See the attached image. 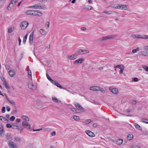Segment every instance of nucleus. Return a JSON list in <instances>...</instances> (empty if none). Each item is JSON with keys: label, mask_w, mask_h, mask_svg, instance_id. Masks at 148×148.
I'll use <instances>...</instances> for the list:
<instances>
[{"label": "nucleus", "mask_w": 148, "mask_h": 148, "mask_svg": "<svg viewBox=\"0 0 148 148\" xmlns=\"http://www.w3.org/2000/svg\"><path fill=\"white\" fill-rule=\"evenodd\" d=\"M1 118H2L3 119V121H8V119L5 117L2 116Z\"/></svg>", "instance_id": "58"}, {"label": "nucleus", "mask_w": 148, "mask_h": 148, "mask_svg": "<svg viewBox=\"0 0 148 148\" xmlns=\"http://www.w3.org/2000/svg\"><path fill=\"white\" fill-rule=\"evenodd\" d=\"M116 9L121 10H127V6L125 5H118V7L116 8Z\"/></svg>", "instance_id": "11"}, {"label": "nucleus", "mask_w": 148, "mask_h": 148, "mask_svg": "<svg viewBox=\"0 0 148 148\" xmlns=\"http://www.w3.org/2000/svg\"><path fill=\"white\" fill-rule=\"evenodd\" d=\"M134 126L138 130H140V131H142V129L140 127V126L137 123H135L134 124Z\"/></svg>", "instance_id": "29"}, {"label": "nucleus", "mask_w": 148, "mask_h": 148, "mask_svg": "<svg viewBox=\"0 0 148 148\" xmlns=\"http://www.w3.org/2000/svg\"><path fill=\"white\" fill-rule=\"evenodd\" d=\"M141 121L142 122L148 124V119H142L141 120Z\"/></svg>", "instance_id": "41"}, {"label": "nucleus", "mask_w": 148, "mask_h": 148, "mask_svg": "<svg viewBox=\"0 0 148 148\" xmlns=\"http://www.w3.org/2000/svg\"><path fill=\"white\" fill-rule=\"evenodd\" d=\"M136 103V101L135 100H133L131 102V103L133 105H135Z\"/></svg>", "instance_id": "62"}, {"label": "nucleus", "mask_w": 148, "mask_h": 148, "mask_svg": "<svg viewBox=\"0 0 148 148\" xmlns=\"http://www.w3.org/2000/svg\"><path fill=\"white\" fill-rule=\"evenodd\" d=\"M82 53H82L83 54H84L85 53H89V51L88 50L84 49H82Z\"/></svg>", "instance_id": "40"}, {"label": "nucleus", "mask_w": 148, "mask_h": 148, "mask_svg": "<svg viewBox=\"0 0 148 148\" xmlns=\"http://www.w3.org/2000/svg\"><path fill=\"white\" fill-rule=\"evenodd\" d=\"M117 36L116 35H108L105 36H102L99 38L98 40L99 41H103L107 40L113 39L117 37Z\"/></svg>", "instance_id": "4"}, {"label": "nucleus", "mask_w": 148, "mask_h": 148, "mask_svg": "<svg viewBox=\"0 0 148 148\" xmlns=\"http://www.w3.org/2000/svg\"><path fill=\"white\" fill-rule=\"evenodd\" d=\"M28 25L29 23L27 21H23L21 22L20 26L22 29H25L27 28Z\"/></svg>", "instance_id": "9"}, {"label": "nucleus", "mask_w": 148, "mask_h": 148, "mask_svg": "<svg viewBox=\"0 0 148 148\" xmlns=\"http://www.w3.org/2000/svg\"><path fill=\"white\" fill-rule=\"evenodd\" d=\"M98 69L101 71H104V67H100L98 68Z\"/></svg>", "instance_id": "50"}, {"label": "nucleus", "mask_w": 148, "mask_h": 148, "mask_svg": "<svg viewBox=\"0 0 148 148\" xmlns=\"http://www.w3.org/2000/svg\"><path fill=\"white\" fill-rule=\"evenodd\" d=\"M37 16H41L42 15V13L40 12L39 10H37Z\"/></svg>", "instance_id": "49"}, {"label": "nucleus", "mask_w": 148, "mask_h": 148, "mask_svg": "<svg viewBox=\"0 0 148 148\" xmlns=\"http://www.w3.org/2000/svg\"><path fill=\"white\" fill-rule=\"evenodd\" d=\"M40 33L42 36H45L47 34L46 31L42 29H40L39 31Z\"/></svg>", "instance_id": "20"}, {"label": "nucleus", "mask_w": 148, "mask_h": 148, "mask_svg": "<svg viewBox=\"0 0 148 148\" xmlns=\"http://www.w3.org/2000/svg\"><path fill=\"white\" fill-rule=\"evenodd\" d=\"M28 8H30L38 9L43 10H46L47 9L46 7L44 5H42L40 3L35 4L34 5L29 6Z\"/></svg>", "instance_id": "2"}, {"label": "nucleus", "mask_w": 148, "mask_h": 148, "mask_svg": "<svg viewBox=\"0 0 148 148\" xmlns=\"http://www.w3.org/2000/svg\"><path fill=\"white\" fill-rule=\"evenodd\" d=\"M8 73L10 76L12 77L15 73V72L14 70H10L9 71Z\"/></svg>", "instance_id": "23"}, {"label": "nucleus", "mask_w": 148, "mask_h": 148, "mask_svg": "<svg viewBox=\"0 0 148 148\" xmlns=\"http://www.w3.org/2000/svg\"><path fill=\"white\" fill-rule=\"evenodd\" d=\"M6 99L9 103H10L12 104L13 105H16V103L13 100H11L7 97H6Z\"/></svg>", "instance_id": "27"}, {"label": "nucleus", "mask_w": 148, "mask_h": 148, "mask_svg": "<svg viewBox=\"0 0 148 148\" xmlns=\"http://www.w3.org/2000/svg\"><path fill=\"white\" fill-rule=\"evenodd\" d=\"M51 136H54L56 135V132L55 131H53L51 134Z\"/></svg>", "instance_id": "56"}, {"label": "nucleus", "mask_w": 148, "mask_h": 148, "mask_svg": "<svg viewBox=\"0 0 148 148\" xmlns=\"http://www.w3.org/2000/svg\"><path fill=\"white\" fill-rule=\"evenodd\" d=\"M33 32L29 36V42L30 45H32L33 42Z\"/></svg>", "instance_id": "16"}, {"label": "nucleus", "mask_w": 148, "mask_h": 148, "mask_svg": "<svg viewBox=\"0 0 148 148\" xmlns=\"http://www.w3.org/2000/svg\"><path fill=\"white\" fill-rule=\"evenodd\" d=\"M7 139L9 141H11L12 140V137H11L10 135L7 136Z\"/></svg>", "instance_id": "47"}, {"label": "nucleus", "mask_w": 148, "mask_h": 148, "mask_svg": "<svg viewBox=\"0 0 148 148\" xmlns=\"http://www.w3.org/2000/svg\"><path fill=\"white\" fill-rule=\"evenodd\" d=\"M72 117L75 120L77 121H78L80 119V117L77 115H73Z\"/></svg>", "instance_id": "28"}, {"label": "nucleus", "mask_w": 148, "mask_h": 148, "mask_svg": "<svg viewBox=\"0 0 148 148\" xmlns=\"http://www.w3.org/2000/svg\"><path fill=\"white\" fill-rule=\"evenodd\" d=\"M92 7L89 5L88 6H86L85 7V8H84V9L86 10H91L92 9Z\"/></svg>", "instance_id": "43"}, {"label": "nucleus", "mask_w": 148, "mask_h": 148, "mask_svg": "<svg viewBox=\"0 0 148 148\" xmlns=\"http://www.w3.org/2000/svg\"><path fill=\"white\" fill-rule=\"evenodd\" d=\"M85 133L90 137H93L95 136L94 133L90 131L87 130L86 131Z\"/></svg>", "instance_id": "14"}, {"label": "nucleus", "mask_w": 148, "mask_h": 148, "mask_svg": "<svg viewBox=\"0 0 148 148\" xmlns=\"http://www.w3.org/2000/svg\"><path fill=\"white\" fill-rule=\"evenodd\" d=\"M131 37L134 39L141 38L143 39H148V35H139L137 34H132Z\"/></svg>", "instance_id": "6"}, {"label": "nucleus", "mask_w": 148, "mask_h": 148, "mask_svg": "<svg viewBox=\"0 0 148 148\" xmlns=\"http://www.w3.org/2000/svg\"><path fill=\"white\" fill-rule=\"evenodd\" d=\"M50 23L48 22H47L45 23V27L47 29H48L49 27Z\"/></svg>", "instance_id": "46"}, {"label": "nucleus", "mask_w": 148, "mask_h": 148, "mask_svg": "<svg viewBox=\"0 0 148 148\" xmlns=\"http://www.w3.org/2000/svg\"><path fill=\"white\" fill-rule=\"evenodd\" d=\"M90 90L92 91H100L103 93H106L105 90L103 88L98 86H92L89 88Z\"/></svg>", "instance_id": "3"}, {"label": "nucleus", "mask_w": 148, "mask_h": 148, "mask_svg": "<svg viewBox=\"0 0 148 148\" xmlns=\"http://www.w3.org/2000/svg\"><path fill=\"white\" fill-rule=\"evenodd\" d=\"M70 109L73 112H77V110L75 108H71Z\"/></svg>", "instance_id": "57"}, {"label": "nucleus", "mask_w": 148, "mask_h": 148, "mask_svg": "<svg viewBox=\"0 0 148 148\" xmlns=\"http://www.w3.org/2000/svg\"><path fill=\"white\" fill-rule=\"evenodd\" d=\"M112 11H104L103 12V13L105 14H110L112 13Z\"/></svg>", "instance_id": "42"}, {"label": "nucleus", "mask_w": 148, "mask_h": 148, "mask_svg": "<svg viewBox=\"0 0 148 148\" xmlns=\"http://www.w3.org/2000/svg\"><path fill=\"white\" fill-rule=\"evenodd\" d=\"M115 68H118L119 69H121L124 68V66H123V65L122 64V65H117L115 66Z\"/></svg>", "instance_id": "33"}, {"label": "nucleus", "mask_w": 148, "mask_h": 148, "mask_svg": "<svg viewBox=\"0 0 148 148\" xmlns=\"http://www.w3.org/2000/svg\"><path fill=\"white\" fill-rule=\"evenodd\" d=\"M77 56L75 54H73L71 55H68L67 57V59L70 60H75L77 59Z\"/></svg>", "instance_id": "10"}, {"label": "nucleus", "mask_w": 148, "mask_h": 148, "mask_svg": "<svg viewBox=\"0 0 148 148\" xmlns=\"http://www.w3.org/2000/svg\"><path fill=\"white\" fill-rule=\"evenodd\" d=\"M2 81L3 82V84L5 87L7 89H9L10 88V86L9 85L7 84L5 80H2Z\"/></svg>", "instance_id": "22"}, {"label": "nucleus", "mask_w": 148, "mask_h": 148, "mask_svg": "<svg viewBox=\"0 0 148 148\" xmlns=\"http://www.w3.org/2000/svg\"><path fill=\"white\" fill-rule=\"evenodd\" d=\"M52 99L53 101L54 102L57 103H59L61 102L56 97H53Z\"/></svg>", "instance_id": "18"}, {"label": "nucleus", "mask_w": 148, "mask_h": 148, "mask_svg": "<svg viewBox=\"0 0 148 148\" xmlns=\"http://www.w3.org/2000/svg\"><path fill=\"white\" fill-rule=\"evenodd\" d=\"M28 86L29 88L32 90H34L36 89L35 86L33 85L32 82H30L28 83Z\"/></svg>", "instance_id": "15"}, {"label": "nucleus", "mask_w": 148, "mask_h": 148, "mask_svg": "<svg viewBox=\"0 0 148 148\" xmlns=\"http://www.w3.org/2000/svg\"><path fill=\"white\" fill-rule=\"evenodd\" d=\"M144 51H141L140 53L144 57L148 56V45L145 46L143 47Z\"/></svg>", "instance_id": "7"}, {"label": "nucleus", "mask_w": 148, "mask_h": 148, "mask_svg": "<svg viewBox=\"0 0 148 148\" xmlns=\"http://www.w3.org/2000/svg\"><path fill=\"white\" fill-rule=\"evenodd\" d=\"M5 130L2 125H0V136L1 138H3L4 135Z\"/></svg>", "instance_id": "12"}, {"label": "nucleus", "mask_w": 148, "mask_h": 148, "mask_svg": "<svg viewBox=\"0 0 148 148\" xmlns=\"http://www.w3.org/2000/svg\"><path fill=\"white\" fill-rule=\"evenodd\" d=\"M111 66V65L109 64H107L104 66V71H106L108 69H110Z\"/></svg>", "instance_id": "19"}, {"label": "nucleus", "mask_w": 148, "mask_h": 148, "mask_svg": "<svg viewBox=\"0 0 148 148\" xmlns=\"http://www.w3.org/2000/svg\"><path fill=\"white\" fill-rule=\"evenodd\" d=\"M14 140L16 142H20L21 141V138L19 137L15 136L14 137Z\"/></svg>", "instance_id": "26"}, {"label": "nucleus", "mask_w": 148, "mask_h": 148, "mask_svg": "<svg viewBox=\"0 0 148 148\" xmlns=\"http://www.w3.org/2000/svg\"><path fill=\"white\" fill-rule=\"evenodd\" d=\"M5 107H2L1 109V112L2 113H5Z\"/></svg>", "instance_id": "55"}, {"label": "nucleus", "mask_w": 148, "mask_h": 148, "mask_svg": "<svg viewBox=\"0 0 148 148\" xmlns=\"http://www.w3.org/2000/svg\"><path fill=\"white\" fill-rule=\"evenodd\" d=\"M14 30V28H12V27L10 28L8 30V33H10L12 32Z\"/></svg>", "instance_id": "48"}, {"label": "nucleus", "mask_w": 148, "mask_h": 148, "mask_svg": "<svg viewBox=\"0 0 148 148\" xmlns=\"http://www.w3.org/2000/svg\"><path fill=\"white\" fill-rule=\"evenodd\" d=\"M143 69L146 72H148V66L144 65L142 66Z\"/></svg>", "instance_id": "38"}, {"label": "nucleus", "mask_w": 148, "mask_h": 148, "mask_svg": "<svg viewBox=\"0 0 148 148\" xmlns=\"http://www.w3.org/2000/svg\"><path fill=\"white\" fill-rule=\"evenodd\" d=\"M46 75L48 79L52 83H53V82H54V81L51 78L47 73H46Z\"/></svg>", "instance_id": "31"}, {"label": "nucleus", "mask_w": 148, "mask_h": 148, "mask_svg": "<svg viewBox=\"0 0 148 148\" xmlns=\"http://www.w3.org/2000/svg\"><path fill=\"white\" fill-rule=\"evenodd\" d=\"M76 52L79 54H82V49H78L76 50Z\"/></svg>", "instance_id": "39"}, {"label": "nucleus", "mask_w": 148, "mask_h": 148, "mask_svg": "<svg viewBox=\"0 0 148 148\" xmlns=\"http://www.w3.org/2000/svg\"><path fill=\"white\" fill-rule=\"evenodd\" d=\"M8 145L10 148H18L17 145L13 141L9 143Z\"/></svg>", "instance_id": "13"}, {"label": "nucleus", "mask_w": 148, "mask_h": 148, "mask_svg": "<svg viewBox=\"0 0 148 148\" xmlns=\"http://www.w3.org/2000/svg\"><path fill=\"white\" fill-rule=\"evenodd\" d=\"M84 58L81 57L76 60H75L73 62V64L74 65H77L82 64L84 61Z\"/></svg>", "instance_id": "5"}, {"label": "nucleus", "mask_w": 148, "mask_h": 148, "mask_svg": "<svg viewBox=\"0 0 148 148\" xmlns=\"http://www.w3.org/2000/svg\"><path fill=\"white\" fill-rule=\"evenodd\" d=\"M91 121V120L90 119H88L85 121L84 122V123L86 124H88L90 123Z\"/></svg>", "instance_id": "45"}, {"label": "nucleus", "mask_w": 148, "mask_h": 148, "mask_svg": "<svg viewBox=\"0 0 148 148\" xmlns=\"http://www.w3.org/2000/svg\"><path fill=\"white\" fill-rule=\"evenodd\" d=\"M111 7L112 8L116 9V8L118 7V5H112L111 6Z\"/></svg>", "instance_id": "59"}, {"label": "nucleus", "mask_w": 148, "mask_h": 148, "mask_svg": "<svg viewBox=\"0 0 148 148\" xmlns=\"http://www.w3.org/2000/svg\"><path fill=\"white\" fill-rule=\"evenodd\" d=\"M133 80L135 82H137L138 81V79L137 77H135L134 78H133Z\"/></svg>", "instance_id": "61"}, {"label": "nucleus", "mask_w": 148, "mask_h": 148, "mask_svg": "<svg viewBox=\"0 0 148 148\" xmlns=\"http://www.w3.org/2000/svg\"><path fill=\"white\" fill-rule=\"evenodd\" d=\"M133 138V135L132 134H128L127 137V139L129 140H131Z\"/></svg>", "instance_id": "36"}, {"label": "nucleus", "mask_w": 148, "mask_h": 148, "mask_svg": "<svg viewBox=\"0 0 148 148\" xmlns=\"http://www.w3.org/2000/svg\"><path fill=\"white\" fill-rule=\"evenodd\" d=\"M44 59H45L43 57H42L39 59V60L40 62L42 63L44 61Z\"/></svg>", "instance_id": "53"}, {"label": "nucleus", "mask_w": 148, "mask_h": 148, "mask_svg": "<svg viewBox=\"0 0 148 148\" xmlns=\"http://www.w3.org/2000/svg\"><path fill=\"white\" fill-rule=\"evenodd\" d=\"M33 12L32 15L34 16H37V12H38L37 10H33Z\"/></svg>", "instance_id": "51"}, {"label": "nucleus", "mask_w": 148, "mask_h": 148, "mask_svg": "<svg viewBox=\"0 0 148 148\" xmlns=\"http://www.w3.org/2000/svg\"><path fill=\"white\" fill-rule=\"evenodd\" d=\"M109 89V90L114 95H117L119 93V90L117 88L110 87Z\"/></svg>", "instance_id": "8"}, {"label": "nucleus", "mask_w": 148, "mask_h": 148, "mask_svg": "<svg viewBox=\"0 0 148 148\" xmlns=\"http://www.w3.org/2000/svg\"><path fill=\"white\" fill-rule=\"evenodd\" d=\"M12 128L16 129H20L19 126L15 124H13L12 125Z\"/></svg>", "instance_id": "37"}, {"label": "nucleus", "mask_w": 148, "mask_h": 148, "mask_svg": "<svg viewBox=\"0 0 148 148\" xmlns=\"http://www.w3.org/2000/svg\"><path fill=\"white\" fill-rule=\"evenodd\" d=\"M75 106L78 110L82 111L84 110V109L80 104H75Z\"/></svg>", "instance_id": "17"}, {"label": "nucleus", "mask_w": 148, "mask_h": 148, "mask_svg": "<svg viewBox=\"0 0 148 148\" xmlns=\"http://www.w3.org/2000/svg\"><path fill=\"white\" fill-rule=\"evenodd\" d=\"M6 127L7 128H12V125L10 124H7L6 125Z\"/></svg>", "instance_id": "52"}, {"label": "nucleus", "mask_w": 148, "mask_h": 148, "mask_svg": "<svg viewBox=\"0 0 148 148\" xmlns=\"http://www.w3.org/2000/svg\"><path fill=\"white\" fill-rule=\"evenodd\" d=\"M6 110L8 111H9L10 110V108L9 106H6Z\"/></svg>", "instance_id": "63"}, {"label": "nucleus", "mask_w": 148, "mask_h": 148, "mask_svg": "<svg viewBox=\"0 0 148 148\" xmlns=\"http://www.w3.org/2000/svg\"><path fill=\"white\" fill-rule=\"evenodd\" d=\"M140 49V48L138 47H137L136 49H133L132 51V52L133 53H136L137 51H139Z\"/></svg>", "instance_id": "32"}, {"label": "nucleus", "mask_w": 148, "mask_h": 148, "mask_svg": "<svg viewBox=\"0 0 148 148\" xmlns=\"http://www.w3.org/2000/svg\"><path fill=\"white\" fill-rule=\"evenodd\" d=\"M15 119V117L14 116H11L10 118V120L12 121H13Z\"/></svg>", "instance_id": "54"}, {"label": "nucleus", "mask_w": 148, "mask_h": 148, "mask_svg": "<svg viewBox=\"0 0 148 148\" xmlns=\"http://www.w3.org/2000/svg\"><path fill=\"white\" fill-rule=\"evenodd\" d=\"M124 68L120 69V70L119 71V73L120 74H121L123 73V70H124Z\"/></svg>", "instance_id": "60"}, {"label": "nucleus", "mask_w": 148, "mask_h": 148, "mask_svg": "<svg viewBox=\"0 0 148 148\" xmlns=\"http://www.w3.org/2000/svg\"><path fill=\"white\" fill-rule=\"evenodd\" d=\"M52 84L54 85H56L57 87L61 89H64L63 87H62L60 84L57 82H56L54 81V82H53V83Z\"/></svg>", "instance_id": "21"}, {"label": "nucleus", "mask_w": 148, "mask_h": 148, "mask_svg": "<svg viewBox=\"0 0 148 148\" xmlns=\"http://www.w3.org/2000/svg\"><path fill=\"white\" fill-rule=\"evenodd\" d=\"M27 35H28V34H27V35H26V36H24V37H23V43H24V44H25V42H26V40H27Z\"/></svg>", "instance_id": "44"}, {"label": "nucleus", "mask_w": 148, "mask_h": 148, "mask_svg": "<svg viewBox=\"0 0 148 148\" xmlns=\"http://www.w3.org/2000/svg\"><path fill=\"white\" fill-rule=\"evenodd\" d=\"M21 118L25 120L22 123V126L25 127L27 130L31 131L32 127L29 123V119L26 116L23 115L21 116Z\"/></svg>", "instance_id": "1"}, {"label": "nucleus", "mask_w": 148, "mask_h": 148, "mask_svg": "<svg viewBox=\"0 0 148 148\" xmlns=\"http://www.w3.org/2000/svg\"><path fill=\"white\" fill-rule=\"evenodd\" d=\"M33 10H28L26 12V13L27 15H32Z\"/></svg>", "instance_id": "30"}, {"label": "nucleus", "mask_w": 148, "mask_h": 148, "mask_svg": "<svg viewBox=\"0 0 148 148\" xmlns=\"http://www.w3.org/2000/svg\"><path fill=\"white\" fill-rule=\"evenodd\" d=\"M123 143V140L121 139H118L116 141V143L117 145H121Z\"/></svg>", "instance_id": "25"}, {"label": "nucleus", "mask_w": 148, "mask_h": 148, "mask_svg": "<svg viewBox=\"0 0 148 148\" xmlns=\"http://www.w3.org/2000/svg\"><path fill=\"white\" fill-rule=\"evenodd\" d=\"M28 77L29 79L31 80H32V73L31 71L29 69H28Z\"/></svg>", "instance_id": "24"}, {"label": "nucleus", "mask_w": 148, "mask_h": 148, "mask_svg": "<svg viewBox=\"0 0 148 148\" xmlns=\"http://www.w3.org/2000/svg\"><path fill=\"white\" fill-rule=\"evenodd\" d=\"M14 6L13 5H12V4H11V2H10L9 5L7 7V9L9 10H10L13 8Z\"/></svg>", "instance_id": "34"}, {"label": "nucleus", "mask_w": 148, "mask_h": 148, "mask_svg": "<svg viewBox=\"0 0 148 148\" xmlns=\"http://www.w3.org/2000/svg\"><path fill=\"white\" fill-rule=\"evenodd\" d=\"M82 69L84 70H86L87 69V68L84 65H83L82 66Z\"/></svg>", "instance_id": "64"}, {"label": "nucleus", "mask_w": 148, "mask_h": 148, "mask_svg": "<svg viewBox=\"0 0 148 148\" xmlns=\"http://www.w3.org/2000/svg\"><path fill=\"white\" fill-rule=\"evenodd\" d=\"M18 0H11L10 1L11 4L14 6L16 3L18 2Z\"/></svg>", "instance_id": "35"}]
</instances>
